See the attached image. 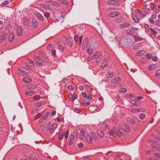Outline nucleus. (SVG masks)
Here are the masks:
<instances>
[{
    "label": "nucleus",
    "instance_id": "f257e3e1",
    "mask_svg": "<svg viewBox=\"0 0 160 160\" xmlns=\"http://www.w3.org/2000/svg\"><path fill=\"white\" fill-rule=\"evenodd\" d=\"M33 58L35 61V64L38 67H40L44 62H47L48 60V57L42 54L40 56H35Z\"/></svg>",
    "mask_w": 160,
    "mask_h": 160
},
{
    "label": "nucleus",
    "instance_id": "f03ea898",
    "mask_svg": "<svg viewBox=\"0 0 160 160\" xmlns=\"http://www.w3.org/2000/svg\"><path fill=\"white\" fill-rule=\"evenodd\" d=\"M82 36H81L79 38L77 35H75L74 37V41L76 42H79V44H81L82 40Z\"/></svg>",
    "mask_w": 160,
    "mask_h": 160
},
{
    "label": "nucleus",
    "instance_id": "7ed1b4c3",
    "mask_svg": "<svg viewBox=\"0 0 160 160\" xmlns=\"http://www.w3.org/2000/svg\"><path fill=\"white\" fill-rule=\"evenodd\" d=\"M108 4L110 6H118L119 5V3L116 1L111 0L108 2Z\"/></svg>",
    "mask_w": 160,
    "mask_h": 160
},
{
    "label": "nucleus",
    "instance_id": "20e7f679",
    "mask_svg": "<svg viewBox=\"0 0 160 160\" xmlns=\"http://www.w3.org/2000/svg\"><path fill=\"white\" fill-rule=\"evenodd\" d=\"M57 125L56 123L52 124L49 128V132L50 133H52L57 127Z\"/></svg>",
    "mask_w": 160,
    "mask_h": 160
},
{
    "label": "nucleus",
    "instance_id": "39448f33",
    "mask_svg": "<svg viewBox=\"0 0 160 160\" xmlns=\"http://www.w3.org/2000/svg\"><path fill=\"white\" fill-rule=\"evenodd\" d=\"M74 136L73 134H71L68 140V144L69 146H71L73 143Z\"/></svg>",
    "mask_w": 160,
    "mask_h": 160
},
{
    "label": "nucleus",
    "instance_id": "423d86ee",
    "mask_svg": "<svg viewBox=\"0 0 160 160\" xmlns=\"http://www.w3.org/2000/svg\"><path fill=\"white\" fill-rule=\"evenodd\" d=\"M120 26L121 27L123 28H128L130 26V24L128 22L124 21L120 24Z\"/></svg>",
    "mask_w": 160,
    "mask_h": 160
},
{
    "label": "nucleus",
    "instance_id": "0eeeda50",
    "mask_svg": "<svg viewBox=\"0 0 160 160\" xmlns=\"http://www.w3.org/2000/svg\"><path fill=\"white\" fill-rule=\"evenodd\" d=\"M119 13L118 12L112 11L108 14V16L110 17H114L118 16Z\"/></svg>",
    "mask_w": 160,
    "mask_h": 160
},
{
    "label": "nucleus",
    "instance_id": "6e6552de",
    "mask_svg": "<svg viewBox=\"0 0 160 160\" xmlns=\"http://www.w3.org/2000/svg\"><path fill=\"white\" fill-rule=\"evenodd\" d=\"M67 43L69 47H71L73 43L72 39L71 36L68 37L66 38Z\"/></svg>",
    "mask_w": 160,
    "mask_h": 160
},
{
    "label": "nucleus",
    "instance_id": "1a4fd4ad",
    "mask_svg": "<svg viewBox=\"0 0 160 160\" xmlns=\"http://www.w3.org/2000/svg\"><path fill=\"white\" fill-rule=\"evenodd\" d=\"M125 40L126 42V43L125 44V45L128 46H130L133 44L132 41L130 38L125 39Z\"/></svg>",
    "mask_w": 160,
    "mask_h": 160
},
{
    "label": "nucleus",
    "instance_id": "9d476101",
    "mask_svg": "<svg viewBox=\"0 0 160 160\" xmlns=\"http://www.w3.org/2000/svg\"><path fill=\"white\" fill-rule=\"evenodd\" d=\"M88 44V39L87 38H85L83 41L82 48L83 49H85Z\"/></svg>",
    "mask_w": 160,
    "mask_h": 160
},
{
    "label": "nucleus",
    "instance_id": "9b49d317",
    "mask_svg": "<svg viewBox=\"0 0 160 160\" xmlns=\"http://www.w3.org/2000/svg\"><path fill=\"white\" fill-rule=\"evenodd\" d=\"M30 20L27 18H24L23 20V23L25 26H28L30 23Z\"/></svg>",
    "mask_w": 160,
    "mask_h": 160
},
{
    "label": "nucleus",
    "instance_id": "f8f14e48",
    "mask_svg": "<svg viewBox=\"0 0 160 160\" xmlns=\"http://www.w3.org/2000/svg\"><path fill=\"white\" fill-rule=\"evenodd\" d=\"M121 80V79L120 77H117L112 79L111 81L112 83H117L120 82Z\"/></svg>",
    "mask_w": 160,
    "mask_h": 160
},
{
    "label": "nucleus",
    "instance_id": "ddd939ff",
    "mask_svg": "<svg viewBox=\"0 0 160 160\" xmlns=\"http://www.w3.org/2000/svg\"><path fill=\"white\" fill-rule=\"evenodd\" d=\"M22 32V28L21 26L18 27L17 29V33L18 36H20L21 35Z\"/></svg>",
    "mask_w": 160,
    "mask_h": 160
},
{
    "label": "nucleus",
    "instance_id": "4468645a",
    "mask_svg": "<svg viewBox=\"0 0 160 160\" xmlns=\"http://www.w3.org/2000/svg\"><path fill=\"white\" fill-rule=\"evenodd\" d=\"M144 111V109L142 108H138L137 109H133L132 110V112L134 113H137V112H143Z\"/></svg>",
    "mask_w": 160,
    "mask_h": 160
},
{
    "label": "nucleus",
    "instance_id": "2eb2a0df",
    "mask_svg": "<svg viewBox=\"0 0 160 160\" xmlns=\"http://www.w3.org/2000/svg\"><path fill=\"white\" fill-rule=\"evenodd\" d=\"M86 138L87 142L88 143H92L93 141V138L91 136L87 135L86 136Z\"/></svg>",
    "mask_w": 160,
    "mask_h": 160
},
{
    "label": "nucleus",
    "instance_id": "dca6fc26",
    "mask_svg": "<svg viewBox=\"0 0 160 160\" xmlns=\"http://www.w3.org/2000/svg\"><path fill=\"white\" fill-rule=\"evenodd\" d=\"M14 34L11 33L9 36L8 40L10 42H12L14 40Z\"/></svg>",
    "mask_w": 160,
    "mask_h": 160
},
{
    "label": "nucleus",
    "instance_id": "f3484780",
    "mask_svg": "<svg viewBox=\"0 0 160 160\" xmlns=\"http://www.w3.org/2000/svg\"><path fill=\"white\" fill-rule=\"evenodd\" d=\"M23 81L26 83H30L32 81V79L29 77H26L23 78Z\"/></svg>",
    "mask_w": 160,
    "mask_h": 160
},
{
    "label": "nucleus",
    "instance_id": "a211bd4d",
    "mask_svg": "<svg viewBox=\"0 0 160 160\" xmlns=\"http://www.w3.org/2000/svg\"><path fill=\"white\" fill-rule=\"evenodd\" d=\"M142 47V44L140 43L135 44L133 47V49L136 50L137 49H139Z\"/></svg>",
    "mask_w": 160,
    "mask_h": 160
},
{
    "label": "nucleus",
    "instance_id": "6ab92c4d",
    "mask_svg": "<svg viewBox=\"0 0 160 160\" xmlns=\"http://www.w3.org/2000/svg\"><path fill=\"white\" fill-rule=\"evenodd\" d=\"M122 129L127 132L129 131L130 130V128L127 125H123L122 126Z\"/></svg>",
    "mask_w": 160,
    "mask_h": 160
},
{
    "label": "nucleus",
    "instance_id": "aec40b11",
    "mask_svg": "<svg viewBox=\"0 0 160 160\" xmlns=\"http://www.w3.org/2000/svg\"><path fill=\"white\" fill-rule=\"evenodd\" d=\"M32 23L33 28L37 27L38 26V23L37 20L35 19H32Z\"/></svg>",
    "mask_w": 160,
    "mask_h": 160
},
{
    "label": "nucleus",
    "instance_id": "412c9836",
    "mask_svg": "<svg viewBox=\"0 0 160 160\" xmlns=\"http://www.w3.org/2000/svg\"><path fill=\"white\" fill-rule=\"evenodd\" d=\"M85 135L84 131L83 129L81 130L80 132V139H82L83 138Z\"/></svg>",
    "mask_w": 160,
    "mask_h": 160
},
{
    "label": "nucleus",
    "instance_id": "4be33fe9",
    "mask_svg": "<svg viewBox=\"0 0 160 160\" xmlns=\"http://www.w3.org/2000/svg\"><path fill=\"white\" fill-rule=\"evenodd\" d=\"M156 67V65L155 64L150 65L148 66V69L149 70L152 71L154 70Z\"/></svg>",
    "mask_w": 160,
    "mask_h": 160
},
{
    "label": "nucleus",
    "instance_id": "5701e85b",
    "mask_svg": "<svg viewBox=\"0 0 160 160\" xmlns=\"http://www.w3.org/2000/svg\"><path fill=\"white\" fill-rule=\"evenodd\" d=\"M26 94L29 96H31L35 94V93L31 90H28L26 92Z\"/></svg>",
    "mask_w": 160,
    "mask_h": 160
},
{
    "label": "nucleus",
    "instance_id": "b1692460",
    "mask_svg": "<svg viewBox=\"0 0 160 160\" xmlns=\"http://www.w3.org/2000/svg\"><path fill=\"white\" fill-rule=\"evenodd\" d=\"M126 33L128 34L134 36L135 32L133 30L128 29L126 31Z\"/></svg>",
    "mask_w": 160,
    "mask_h": 160
},
{
    "label": "nucleus",
    "instance_id": "393cba45",
    "mask_svg": "<svg viewBox=\"0 0 160 160\" xmlns=\"http://www.w3.org/2000/svg\"><path fill=\"white\" fill-rule=\"evenodd\" d=\"M145 53V51L142 50L141 51H139L137 52V55L138 56H141L144 54Z\"/></svg>",
    "mask_w": 160,
    "mask_h": 160
},
{
    "label": "nucleus",
    "instance_id": "a878e982",
    "mask_svg": "<svg viewBox=\"0 0 160 160\" xmlns=\"http://www.w3.org/2000/svg\"><path fill=\"white\" fill-rule=\"evenodd\" d=\"M43 104L44 103L43 101H39L36 102L35 103V105L36 107H39Z\"/></svg>",
    "mask_w": 160,
    "mask_h": 160
},
{
    "label": "nucleus",
    "instance_id": "bb28decb",
    "mask_svg": "<svg viewBox=\"0 0 160 160\" xmlns=\"http://www.w3.org/2000/svg\"><path fill=\"white\" fill-rule=\"evenodd\" d=\"M97 132L98 134V136L101 137H102L104 135L103 132L100 129H98L97 131Z\"/></svg>",
    "mask_w": 160,
    "mask_h": 160
},
{
    "label": "nucleus",
    "instance_id": "cd10ccee",
    "mask_svg": "<svg viewBox=\"0 0 160 160\" xmlns=\"http://www.w3.org/2000/svg\"><path fill=\"white\" fill-rule=\"evenodd\" d=\"M115 41V39L114 37H108L107 39V42L108 43H110L112 42H114Z\"/></svg>",
    "mask_w": 160,
    "mask_h": 160
},
{
    "label": "nucleus",
    "instance_id": "c85d7f7f",
    "mask_svg": "<svg viewBox=\"0 0 160 160\" xmlns=\"http://www.w3.org/2000/svg\"><path fill=\"white\" fill-rule=\"evenodd\" d=\"M138 118L135 117H133L132 118L130 121V122L132 123L133 124L135 123V122L138 121Z\"/></svg>",
    "mask_w": 160,
    "mask_h": 160
},
{
    "label": "nucleus",
    "instance_id": "c756f323",
    "mask_svg": "<svg viewBox=\"0 0 160 160\" xmlns=\"http://www.w3.org/2000/svg\"><path fill=\"white\" fill-rule=\"evenodd\" d=\"M132 18L135 22L136 23H138L139 22V19L137 16L135 15H133Z\"/></svg>",
    "mask_w": 160,
    "mask_h": 160
},
{
    "label": "nucleus",
    "instance_id": "7c9ffc66",
    "mask_svg": "<svg viewBox=\"0 0 160 160\" xmlns=\"http://www.w3.org/2000/svg\"><path fill=\"white\" fill-rule=\"evenodd\" d=\"M118 130L119 131V132H116L115 134L117 136H118V137H120L121 136V134L123 132L122 131H121V129L120 128L118 129Z\"/></svg>",
    "mask_w": 160,
    "mask_h": 160
},
{
    "label": "nucleus",
    "instance_id": "2f4dec72",
    "mask_svg": "<svg viewBox=\"0 0 160 160\" xmlns=\"http://www.w3.org/2000/svg\"><path fill=\"white\" fill-rule=\"evenodd\" d=\"M18 70L21 72H23L24 73H27V71L24 69L22 68H18Z\"/></svg>",
    "mask_w": 160,
    "mask_h": 160
},
{
    "label": "nucleus",
    "instance_id": "473e14b6",
    "mask_svg": "<svg viewBox=\"0 0 160 160\" xmlns=\"http://www.w3.org/2000/svg\"><path fill=\"white\" fill-rule=\"evenodd\" d=\"M43 7L46 10H50L51 8L50 5L45 4L43 5Z\"/></svg>",
    "mask_w": 160,
    "mask_h": 160
},
{
    "label": "nucleus",
    "instance_id": "72a5a7b5",
    "mask_svg": "<svg viewBox=\"0 0 160 160\" xmlns=\"http://www.w3.org/2000/svg\"><path fill=\"white\" fill-rule=\"evenodd\" d=\"M6 39V38L4 37L3 35L1 34L0 35V42L2 43Z\"/></svg>",
    "mask_w": 160,
    "mask_h": 160
},
{
    "label": "nucleus",
    "instance_id": "f704fd0d",
    "mask_svg": "<svg viewBox=\"0 0 160 160\" xmlns=\"http://www.w3.org/2000/svg\"><path fill=\"white\" fill-rule=\"evenodd\" d=\"M119 91L120 92L124 93L127 92V90L124 88H120L119 89Z\"/></svg>",
    "mask_w": 160,
    "mask_h": 160
},
{
    "label": "nucleus",
    "instance_id": "c9c22d12",
    "mask_svg": "<svg viewBox=\"0 0 160 160\" xmlns=\"http://www.w3.org/2000/svg\"><path fill=\"white\" fill-rule=\"evenodd\" d=\"M48 112H46V113H45L43 116H42L40 120H40L42 121V120H44L45 118L48 116Z\"/></svg>",
    "mask_w": 160,
    "mask_h": 160
},
{
    "label": "nucleus",
    "instance_id": "e433bc0d",
    "mask_svg": "<svg viewBox=\"0 0 160 160\" xmlns=\"http://www.w3.org/2000/svg\"><path fill=\"white\" fill-rule=\"evenodd\" d=\"M58 48L62 52H63L64 50V46L62 45L59 46Z\"/></svg>",
    "mask_w": 160,
    "mask_h": 160
},
{
    "label": "nucleus",
    "instance_id": "4c0bfd02",
    "mask_svg": "<svg viewBox=\"0 0 160 160\" xmlns=\"http://www.w3.org/2000/svg\"><path fill=\"white\" fill-rule=\"evenodd\" d=\"M145 114L143 113H141L139 116L140 118L142 120L144 119L145 118Z\"/></svg>",
    "mask_w": 160,
    "mask_h": 160
},
{
    "label": "nucleus",
    "instance_id": "58836bf2",
    "mask_svg": "<svg viewBox=\"0 0 160 160\" xmlns=\"http://www.w3.org/2000/svg\"><path fill=\"white\" fill-rule=\"evenodd\" d=\"M108 65L107 63L106 62H102L101 64V67L102 68H105Z\"/></svg>",
    "mask_w": 160,
    "mask_h": 160
},
{
    "label": "nucleus",
    "instance_id": "ea45409f",
    "mask_svg": "<svg viewBox=\"0 0 160 160\" xmlns=\"http://www.w3.org/2000/svg\"><path fill=\"white\" fill-rule=\"evenodd\" d=\"M115 133V131L113 128H112L110 130L109 132V135L110 136L113 135Z\"/></svg>",
    "mask_w": 160,
    "mask_h": 160
},
{
    "label": "nucleus",
    "instance_id": "a19ab883",
    "mask_svg": "<svg viewBox=\"0 0 160 160\" xmlns=\"http://www.w3.org/2000/svg\"><path fill=\"white\" fill-rule=\"evenodd\" d=\"M100 56V54L98 52H95L94 53L93 57L95 58H98Z\"/></svg>",
    "mask_w": 160,
    "mask_h": 160
},
{
    "label": "nucleus",
    "instance_id": "79ce46f5",
    "mask_svg": "<svg viewBox=\"0 0 160 160\" xmlns=\"http://www.w3.org/2000/svg\"><path fill=\"white\" fill-rule=\"evenodd\" d=\"M37 15L39 18L42 21H43L44 20V18L42 15L39 13L37 14Z\"/></svg>",
    "mask_w": 160,
    "mask_h": 160
},
{
    "label": "nucleus",
    "instance_id": "37998d69",
    "mask_svg": "<svg viewBox=\"0 0 160 160\" xmlns=\"http://www.w3.org/2000/svg\"><path fill=\"white\" fill-rule=\"evenodd\" d=\"M106 75L107 77L111 78L113 77V74L112 72H109Z\"/></svg>",
    "mask_w": 160,
    "mask_h": 160
},
{
    "label": "nucleus",
    "instance_id": "c03bdc74",
    "mask_svg": "<svg viewBox=\"0 0 160 160\" xmlns=\"http://www.w3.org/2000/svg\"><path fill=\"white\" fill-rule=\"evenodd\" d=\"M87 52L88 54H91L93 52L92 49L91 48H88L87 49Z\"/></svg>",
    "mask_w": 160,
    "mask_h": 160
},
{
    "label": "nucleus",
    "instance_id": "a18cd8bd",
    "mask_svg": "<svg viewBox=\"0 0 160 160\" xmlns=\"http://www.w3.org/2000/svg\"><path fill=\"white\" fill-rule=\"evenodd\" d=\"M69 133V131H66L63 134L65 135V138L67 139L68 138Z\"/></svg>",
    "mask_w": 160,
    "mask_h": 160
},
{
    "label": "nucleus",
    "instance_id": "49530a36",
    "mask_svg": "<svg viewBox=\"0 0 160 160\" xmlns=\"http://www.w3.org/2000/svg\"><path fill=\"white\" fill-rule=\"evenodd\" d=\"M36 88V86L34 85H31L29 86L28 87V88L29 89H33L34 88Z\"/></svg>",
    "mask_w": 160,
    "mask_h": 160
},
{
    "label": "nucleus",
    "instance_id": "de8ad7c7",
    "mask_svg": "<svg viewBox=\"0 0 160 160\" xmlns=\"http://www.w3.org/2000/svg\"><path fill=\"white\" fill-rule=\"evenodd\" d=\"M72 101H73L75 99H76L78 97V95L74 93L72 96Z\"/></svg>",
    "mask_w": 160,
    "mask_h": 160
},
{
    "label": "nucleus",
    "instance_id": "09e8293b",
    "mask_svg": "<svg viewBox=\"0 0 160 160\" xmlns=\"http://www.w3.org/2000/svg\"><path fill=\"white\" fill-rule=\"evenodd\" d=\"M155 74L157 76L160 77V69L156 71Z\"/></svg>",
    "mask_w": 160,
    "mask_h": 160
},
{
    "label": "nucleus",
    "instance_id": "8fccbe9b",
    "mask_svg": "<svg viewBox=\"0 0 160 160\" xmlns=\"http://www.w3.org/2000/svg\"><path fill=\"white\" fill-rule=\"evenodd\" d=\"M91 137L93 138V139H94V140H96L97 137L96 135L94 133H92Z\"/></svg>",
    "mask_w": 160,
    "mask_h": 160
},
{
    "label": "nucleus",
    "instance_id": "3c124183",
    "mask_svg": "<svg viewBox=\"0 0 160 160\" xmlns=\"http://www.w3.org/2000/svg\"><path fill=\"white\" fill-rule=\"evenodd\" d=\"M9 3V1L8 0L4 1L2 3L1 5V6H3L4 5H6Z\"/></svg>",
    "mask_w": 160,
    "mask_h": 160
},
{
    "label": "nucleus",
    "instance_id": "603ef678",
    "mask_svg": "<svg viewBox=\"0 0 160 160\" xmlns=\"http://www.w3.org/2000/svg\"><path fill=\"white\" fill-rule=\"evenodd\" d=\"M51 2L52 3V4L53 6H56V7H58V3H57L56 2H55L54 1H52Z\"/></svg>",
    "mask_w": 160,
    "mask_h": 160
},
{
    "label": "nucleus",
    "instance_id": "864d4df0",
    "mask_svg": "<svg viewBox=\"0 0 160 160\" xmlns=\"http://www.w3.org/2000/svg\"><path fill=\"white\" fill-rule=\"evenodd\" d=\"M150 32L153 34L156 35L157 32L156 31H155L152 28H150Z\"/></svg>",
    "mask_w": 160,
    "mask_h": 160
},
{
    "label": "nucleus",
    "instance_id": "5fc2aeb1",
    "mask_svg": "<svg viewBox=\"0 0 160 160\" xmlns=\"http://www.w3.org/2000/svg\"><path fill=\"white\" fill-rule=\"evenodd\" d=\"M44 15L45 17L47 18H48L50 16L49 13L48 12H45L44 13Z\"/></svg>",
    "mask_w": 160,
    "mask_h": 160
},
{
    "label": "nucleus",
    "instance_id": "6e6d98bb",
    "mask_svg": "<svg viewBox=\"0 0 160 160\" xmlns=\"http://www.w3.org/2000/svg\"><path fill=\"white\" fill-rule=\"evenodd\" d=\"M74 112L78 113H80L81 112V110L78 108H75L74 109Z\"/></svg>",
    "mask_w": 160,
    "mask_h": 160
},
{
    "label": "nucleus",
    "instance_id": "4d7b16f0",
    "mask_svg": "<svg viewBox=\"0 0 160 160\" xmlns=\"http://www.w3.org/2000/svg\"><path fill=\"white\" fill-rule=\"evenodd\" d=\"M144 28L147 31H149V29L150 28H149L148 24H145L144 25Z\"/></svg>",
    "mask_w": 160,
    "mask_h": 160
},
{
    "label": "nucleus",
    "instance_id": "13d9d810",
    "mask_svg": "<svg viewBox=\"0 0 160 160\" xmlns=\"http://www.w3.org/2000/svg\"><path fill=\"white\" fill-rule=\"evenodd\" d=\"M64 2H65V4L66 5L68 3V2L65 0H59L58 2L61 3H64Z\"/></svg>",
    "mask_w": 160,
    "mask_h": 160
},
{
    "label": "nucleus",
    "instance_id": "bf43d9fd",
    "mask_svg": "<svg viewBox=\"0 0 160 160\" xmlns=\"http://www.w3.org/2000/svg\"><path fill=\"white\" fill-rule=\"evenodd\" d=\"M97 30L99 33L101 32V33H102V28H101L100 27H97Z\"/></svg>",
    "mask_w": 160,
    "mask_h": 160
},
{
    "label": "nucleus",
    "instance_id": "052dcab7",
    "mask_svg": "<svg viewBox=\"0 0 160 160\" xmlns=\"http://www.w3.org/2000/svg\"><path fill=\"white\" fill-rule=\"evenodd\" d=\"M146 56L148 58V59H150L152 57V55L151 54H146Z\"/></svg>",
    "mask_w": 160,
    "mask_h": 160
},
{
    "label": "nucleus",
    "instance_id": "680f3d73",
    "mask_svg": "<svg viewBox=\"0 0 160 160\" xmlns=\"http://www.w3.org/2000/svg\"><path fill=\"white\" fill-rule=\"evenodd\" d=\"M146 58H142L141 60V62L142 63H146Z\"/></svg>",
    "mask_w": 160,
    "mask_h": 160
},
{
    "label": "nucleus",
    "instance_id": "e2e57ef3",
    "mask_svg": "<svg viewBox=\"0 0 160 160\" xmlns=\"http://www.w3.org/2000/svg\"><path fill=\"white\" fill-rule=\"evenodd\" d=\"M41 116V114L40 113H38L35 116V118L36 119L39 118Z\"/></svg>",
    "mask_w": 160,
    "mask_h": 160
},
{
    "label": "nucleus",
    "instance_id": "0e129e2a",
    "mask_svg": "<svg viewBox=\"0 0 160 160\" xmlns=\"http://www.w3.org/2000/svg\"><path fill=\"white\" fill-rule=\"evenodd\" d=\"M40 98V97L39 95H36L33 97V98L35 100H38Z\"/></svg>",
    "mask_w": 160,
    "mask_h": 160
},
{
    "label": "nucleus",
    "instance_id": "69168bd1",
    "mask_svg": "<svg viewBox=\"0 0 160 160\" xmlns=\"http://www.w3.org/2000/svg\"><path fill=\"white\" fill-rule=\"evenodd\" d=\"M152 148L156 150L160 151V147H155L154 146H153L152 147Z\"/></svg>",
    "mask_w": 160,
    "mask_h": 160
},
{
    "label": "nucleus",
    "instance_id": "338daca9",
    "mask_svg": "<svg viewBox=\"0 0 160 160\" xmlns=\"http://www.w3.org/2000/svg\"><path fill=\"white\" fill-rule=\"evenodd\" d=\"M68 88L70 90H72L74 89V87L72 85H69L68 87Z\"/></svg>",
    "mask_w": 160,
    "mask_h": 160
},
{
    "label": "nucleus",
    "instance_id": "774afa93",
    "mask_svg": "<svg viewBox=\"0 0 160 160\" xmlns=\"http://www.w3.org/2000/svg\"><path fill=\"white\" fill-rule=\"evenodd\" d=\"M155 157L160 158V154L159 153H155L154 154Z\"/></svg>",
    "mask_w": 160,
    "mask_h": 160
}]
</instances>
